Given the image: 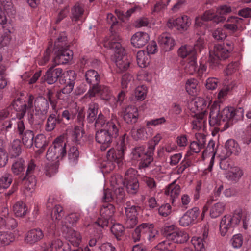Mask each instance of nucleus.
<instances>
[{
    "label": "nucleus",
    "mask_w": 251,
    "mask_h": 251,
    "mask_svg": "<svg viewBox=\"0 0 251 251\" xmlns=\"http://www.w3.org/2000/svg\"><path fill=\"white\" fill-rule=\"evenodd\" d=\"M111 231L118 240L121 239L120 237L124 235L125 229L123 225L116 223L111 227Z\"/></svg>",
    "instance_id": "e2e57ef3"
},
{
    "label": "nucleus",
    "mask_w": 251,
    "mask_h": 251,
    "mask_svg": "<svg viewBox=\"0 0 251 251\" xmlns=\"http://www.w3.org/2000/svg\"><path fill=\"white\" fill-rule=\"evenodd\" d=\"M115 212L114 206L110 203H104L100 209V214L101 217L104 218L111 219Z\"/></svg>",
    "instance_id": "58836bf2"
},
{
    "label": "nucleus",
    "mask_w": 251,
    "mask_h": 251,
    "mask_svg": "<svg viewBox=\"0 0 251 251\" xmlns=\"http://www.w3.org/2000/svg\"><path fill=\"white\" fill-rule=\"evenodd\" d=\"M8 161V154L7 153L3 140L0 139V168L6 166Z\"/></svg>",
    "instance_id": "3c124183"
},
{
    "label": "nucleus",
    "mask_w": 251,
    "mask_h": 251,
    "mask_svg": "<svg viewBox=\"0 0 251 251\" xmlns=\"http://www.w3.org/2000/svg\"><path fill=\"white\" fill-rule=\"evenodd\" d=\"M170 240L168 239L160 242L156 245V249L160 251H173L176 248V244Z\"/></svg>",
    "instance_id": "4d7b16f0"
},
{
    "label": "nucleus",
    "mask_w": 251,
    "mask_h": 251,
    "mask_svg": "<svg viewBox=\"0 0 251 251\" xmlns=\"http://www.w3.org/2000/svg\"><path fill=\"white\" fill-rule=\"evenodd\" d=\"M201 19L204 21L213 20L216 23H219L224 21L223 17H216V14L213 10H210L204 12L203 15L201 17Z\"/></svg>",
    "instance_id": "8fccbe9b"
},
{
    "label": "nucleus",
    "mask_w": 251,
    "mask_h": 251,
    "mask_svg": "<svg viewBox=\"0 0 251 251\" xmlns=\"http://www.w3.org/2000/svg\"><path fill=\"white\" fill-rule=\"evenodd\" d=\"M158 43L165 51L171 50L175 45V40L168 33H162L158 39Z\"/></svg>",
    "instance_id": "b1692460"
},
{
    "label": "nucleus",
    "mask_w": 251,
    "mask_h": 251,
    "mask_svg": "<svg viewBox=\"0 0 251 251\" xmlns=\"http://www.w3.org/2000/svg\"><path fill=\"white\" fill-rule=\"evenodd\" d=\"M230 53L225 45L215 44L213 50L209 51V67L213 70H217L221 65V61L228 58Z\"/></svg>",
    "instance_id": "f03ea898"
},
{
    "label": "nucleus",
    "mask_w": 251,
    "mask_h": 251,
    "mask_svg": "<svg viewBox=\"0 0 251 251\" xmlns=\"http://www.w3.org/2000/svg\"><path fill=\"white\" fill-rule=\"evenodd\" d=\"M104 128L113 138H116L119 136L121 125L118 119L114 117L106 123Z\"/></svg>",
    "instance_id": "4be33fe9"
},
{
    "label": "nucleus",
    "mask_w": 251,
    "mask_h": 251,
    "mask_svg": "<svg viewBox=\"0 0 251 251\" xmlns=\"http://www.w3.org/2000/svg\"><path fill=\"white\" fill-rule=\"evenodd\" d=\"M191 111L196 114L206 113V110L209 106L208 103L202 98H195L190 102Z\"/></svg>",
    "instance_id": "aec40b11"
},
{
    "label": "nucleus",
    "mask_w": 251,
    "mask_h": 251,
    "mask_svg": "<svg viewBox=\"0 0 251 251\" xmlns=\"http://www.w3.org/2000/svg\"><path fill=\"white\" fill-rule=\"evenodd\" d=\"M83 134L84 132L82 127L75 126L72 134V141L77 144H79Z\"/></svg>",
    "instance_id": "69168bd1"
},
{
    "label": "nucleus",
    "mask_w": 251,
    "mask_h": 251,
    "mask_svg": "<svg viewBox=\"0 0 251 251\" xmlns=\"http://www.w3.org/2000/svg\"><path fill=\"white\" fill-rule=\"evenodd\" d=\"M113 139V137L104 128L97 131L95 134L96 142L101 144L100 150L102 151H105L107 148L110 147Z\"/></svg>",
    "instance_id": "4468645a"
},
{
    "label": "nucleus",
    "mask_w": 251,
    "mask_h": 251,
    "mask_svg": "<svg viewBox=\"0 0 251 251\" xmlns=\"http://www.w3.org/2000/svg\"><path fill=\"white\" fill-rule=\"evenodd\" d=\"M118 22H114L110 28L111 35L109 38L105 43V46L111 49L113 52L123 51L124 50L120 44L121 38L119 34L116 26L118 24Z\"/></svg>",
    "instance_id": "39448f33"
},
{
    "label": "nucleus",
    "mask_w": 251,
    "mask_h": 251,
    "mask_svg": "<svg viewBox=\"0 0 251 251\" xmlns=\"http://www.w3.org/2000/svg\"><path fill=\"white\" fill-rule=\"evenodd\" d=\"M175 26L178 30H186L191 24V20L187 16H183L176 18L173 22Z\"/></svg>",
    "instance_id": "e433bc0d"
},
{
    "label": "nucleus",
    "mask_w": 251,
    "mask_h": 251,
    "mask_svg": "<svg viewBox=\"0 0 251 251\" xmlns=\"http://www.w3.org/2000/svg\"><path fill=\"white\" fill-rule=\"evenodd\" d=\"M194 116L196 118L192 122L193 129L200 130L204 128L206 124V113L195 114Z\"/></svg>",
    "instance_id": "473e14b6"
},
{
    "label": "nucleus",
    "mask_w": 251,
    "mask_h": 251,
    "mask_svg": "<svg viewBox=\"0 0 251 251\" xmlns=\"http://www.w3.org/2000/svg\"><path fill=\"white\" fill-rule=\"evenodd\" d=\"M46 115L33 110L28 116V122L31 125L38 128L43 124Z\"/></svg>",
    "instance_id": "7c9ffc66"
},
{
    "label": "nucleus",
    "mask_w": 251,
    "mask_h": 251,
    "mask_svg": "<svg viewBox=\"0 0 251 251\" xmlns=\"http://www.w3.org/2000/svg\"><path fill=\"white\" fill-rule=\"evenodd\" d=\"M53 146L60 159L66 155V143L61 138H56L53 142Z\"/></svg>",
    "instance_id": "72a5a7b5"
},
{
    "label": "nucleus",
    "mask_w": 251,
    "mask_h": 251,
    "mask_svg": "<svg viewBox=\"0 0 251 251\" xmlns=\"http://www.w3.org/2000/svg\"><path fill=\"white\" fill-rule=\"evenodd\" d=\"M17 131L22 139L23 145L27 148H30L33 145L34 135L33 132L30 130H25L24 122L21 119H18L17 122Z\"/></svg>",
    "instance_id": "423d86ee"
},
{
    "label": "nucleus",
    "mask_w": 251,
    "mask_h": 251,
    "mask_svg": "<svg viewBox=\"0 0 251 251\" xmlns=\"http://www.w3.org/2000/svg\"><path fill=\"white\" fill-rule=\"evenodd\" d=\"M85 78L91 87L97 86L100 82L101 77L96 71L92 69L88 70L85 75Z\"/></svg>",
    "instance_id": "c85d7f7f"
},
{
    "label": "nucleus",
    "mask_w": 251,
    "mask_h": 251,
    "mask_svg": "<svg viewBox=\"0 0 251 251\" xmlns=\"http://www.w3.org/2000/svg\"><path fill=\"white\" fill-rule=\"evenodd\" d=\"M197 81L195 79H190L187 81L185 88L189 95L194 96L197 94Z\"/></svg>",
    "instance_id": "6e6d98bb"
},
{
    "label": "nucleus",
    "mask_w": 251,
    "mask_h": 251,
    "mask_svg": "<svg viewBox=\"0 0 251 251\" xmlns=\"http://www.w3.org/2000/svg\"><path fill=\"white\" fill-rule=\"evenodd\" d=\"M240 150L238 144L234 140L229 139L226 142L225 148L221 152H225L226 156H230L232 154L238 155Z\"/></svg>",
    "instance_id": "393cba45"
},
{
    "label": "nucleus",
    "mask_w": 251,
    "mask_h": 251,
    "mask_svg": "<svg viewBox=\"0 0 251 251\" xmlns=\"http://www.w3.org/2000/svg\"><path fill=\"white\" fill-rule=\"evenodd\" d=\"M49 108V104L47 99L43 97L36 98L34 105V111L46 115Z\"/></svg>",
    "instance_id": "a878e982"
},
{
    "label": "nucleus",
    "mask_w": 251,
    "mask_h": 251,
    "mask_svg": "<svg viewBox=\"0 0 251 251\" xmlns=\"http://www.w3.org/2000/svg\"><path fill=\"white\" fill-rule=\"evenodd\" d=\"M34 145L37 148L39 149L38 151L40 153H42L47 145L46 137L42 134H38L35 138Z\"/></svg>",
    "instance_id": "09e8293b"
},
{
    "label": "nucleus",
    "mask_w": 251,
    "mask_h": 251,
    "mask_svg": "<svg viewBox=\"0 0 251 251\" xmlns=\"http://www.w3.org/2000/svg\"><path fill=\"white\" fill-rule=\"evenodd\" d=\"M150 39L148 33L144 32H138L134 34L131 39V42L132 45L135 48H142L144 46Z\"/></svg>",
    "instance_id": "5701e85b"
},
{
    "label": "nucleus",
    "mask_w": 251,
    "mask_h": 251,
    "mask_svg": "<svg viewBox=\"0 0 251 251\" xmlns=\"http://www.w3.org/2000/svg\"><path fill=\"white\" fill-rule=\"evenodd\" d=\"M136 171L130 168L125 173L123 184L128 194L134 195L138 191L139 184L136 177Z\"/></svg>",
    "instance_id": "20e7f679"
},
{
    "label": "nucleus",
    "mask_w": 251,
    "mask_h": 251,
    "mask_svg": "<svg viewBox=\"0 0 251 251\" xmlns=\"http://www.w3.org/2000/svg\"><path fill=\"white\" fill-rule=\"evenodd\" d=\"M188 60L189 61L185 67V70L187 73L190 75H193L197 71L196 53L193 52L191 57Z\"/></svg>",
    "instance_id": "a18cd8bd"
},
{
    "label": "nucleus",
    "mask_w": 251,
    "mask_h": 251,
    "mask_svg": "<svg viewBox=\"0 0 251 251\" xmlns=\"http://www.w3.org/2000/svg\"><path fill=\"white\" fill-rule=\"evenodd\" d=\"M122 116L126 123L133 125L137 122L139 118L138 109L135 106L128 105L123 109Z\"/></svg>",
    "instance_id": "9b49d317"
},
{
    "label": "nucleus",
    "mask_w": 251,
    "mask_h": 251,
    "mask_svg": "<svg viewBox=\"0 0 251 251\" xmlns=\"http://www.w3.org/2000/svg\"><path fill=\"white\" fill-rule=\"evenodd\" d=\"M13 211L17 217H22L26 214L27 208L25 203L18 201L14 205Z\"/></svg>",
    "instance_id": "de8ad7c7"
},
{
    "label": "nucleus",
    "mask_w": 251,
    "mask_h": 251,
    "mask_svg": "<svg viewBox=\"0 0 251 251\" xmlns=\"http://www.w3.org/2000/svg\"><path fill=\"white\" fill-rule=\"evenodd\" d=\"M55 57L53 62L55 65L64 64L72 59L73 53L68 47L54 49Z\"/></svg>",
    "instance_id": "6e6552de"
},
{
    "label": "nucleus",
    "mask_w": 251,
    "mask_h": 251,
    "mask_svg": "<svg viewBox=\"0 0 251 251\" xmlns=\"http://www.w3.org/2000/svg\"><path fill=\"white\" fill-rule=\"evenodd\" d=\"M136 57L137 63L140 67H145L149 64V54L146 51H139L137 53Z\"/></svg>",
    "instance_id": "864d4df0"
},
{
    "label": "nucleus",
    "mask_w": 251,
    "mask_h": 251,
    "mask_svg": "<svg viewBox=\"0 0 251 251\" xmlns=\"http://www.w3.org/2000/svg\"><path fill=\"white\" fill-rule=\"evenodd\" d=\"M191 242L194 248L197 251H205L204 241L201 237H193L191 239Z\"/></svg>",
    "instance_id": "774afa93"
},
{
    "label": "nucleus",
    "mask_w": 251,
    "mask_h": 251,
    "mask_svg": "<svg viewBox=\"0 0 251 251\" xmlns=\"http://www.w3.org/2000/svg\"><path fill=\"white\" fill-rule=\"evenodd\" d=\"M148 223H142L139 225L134 230L132 234L134 242L144 241Z\"/></svg>",
    "instance_id": "c756f323"
},
{
    "label": "nucleus",
    "mask_w": 251,
    "mask_h": 251,
    "mask_svg": "<svg viewBox=\"0 0 251 251\" xmlns=\"http://www.w3.org/2000/svg\"><path fill=\"white\" fill-rule=\"evenodd\" d=\"M124 154L122 151L118 150L117 151L113 148L109 150L107 153L106 157L107 161L103 167L107 168V171L113 170L115 167V163H120L123 158Z\"/></svg>",
    "instance_id": "0eeeda50"
},
{
    "label": "nucleus",
    "mask_w": 251,
    "mask_h": 251,
    "mask_svg": "<svg viewBox=\"0 0 251 251\" xmlns=\"http://www.w3.org/2000/svg\"><path fill=\"white\" fill-rule=\"evenodd\" d=\"M225 204L222 202H217L213 205L210 210V216L215 218L221 215L225 209Z\"/></svg>",
    "instance_id": "37998d69"
},
{
    "label": "nucleus",
    "mask_w": 251,
    "mask_h": 251,
    "mask_svg": "<svg viewBox=\"0 0 251 251\" xmlns=\"http://www.w3.org/2000/svg\"><path fill=\"white\" fill-rule=\"evenodd\" d=\"M53 113L49 115L45 124V129L47 132L53 131L57 124H60L62 121L58 110L57 109H53Z\"/></svg>",
    "instance_id": "a211bd4d"
},
{
    "label": "nucleus",
    "mask_w": 251,
    "mask_h": 251,
    "mask_svg": "<svg viewBox=\"0 0 251 251\" xmlns=\"http://www.w3.org/2000/svg\"><path fill=\"white\" fill-rule=\"evenodd\" d=\"M194 49L190 46H184L180 48L178 50V54L179 56L182 58L186 57H188V59L191 57L192 52H194L196 53V50L199 49L201 50L203 48V40L201 38H199L196 44L194 45Z\"/></svg>",
    "instance_id": "dca6fc26"
},
{
    "label": "nucleus",
    "mask_w": 251,
    "mask_h": 251,
    "mask_svg": "<svg viewBox=\"0 0 251 251\" xmlns=\"http://www.w3.org/2000/svg\"><path fill=\"white\" fill-rule=\"evenodd\" d=\"M242 20V19L237 17H231L230 18L227 20L228 22H231V23L225 24L223 28L225 29V30L227 29L232 32L236 31L237 29L236 24L241 22Z\"/></svg>",
    "instance_id": "603ef678"
},
{
    "label": "nucleus",
    "mask_w": 251,
    "mask_h": 251,
    "mask_svg": "<svg viewBox=\"0 0 251 251\" xmlns=\"http://www.w3.org/2000/svg\"><path fill=\"white\" fill-rule=\"evenodd\" d=\"M180 193V187L176 184V181L169 184L165 190V194L170 196L171 203L174 204L175 199L178 198Z\"/></svg>",
    "instance_id": "cd10ccee"
},
{
    "label": "nucleus",
    "mask_w": 251,
    "mask_h": 251,
    "mask_svg": "<svg viewBox=\"0 0 251 251\" xmlns=\"http://www.w3.org/2000/svg\"><path fill=\"white\" fill-rule=\"evenodd\" d=\"M25 188L27 190H32L36 185V181L34 176H25L22 178Z\"/></svg>",
    "instance_id": "052dcab7"
},
{
    "label": "nucleus",
    "mask_w": 251,
    "mask_h": 251,
    "mask_svg": "<svg viewBox=\"0 0 251 251\" xmlns=\"http://www.w3.org/2000/svg\"><path fill=\"white\" fill-rule=\"evenodd\" d=\"M98 108L99 105L96 102H92L89 104L86 118L88 123H92L95 121L98 113Z\"/></svg>",
    "instance_id": "79ce46f5"
},
{
    "label": "nucleus",
    "mask_w": 251,
    "mask_h": 251,
    "mask_svg": "<svg viewBox=\"0 0 251 251\" xmlns=\"http://www.w3.org/2000/svg\"><path fill=\"white\" fill-rule=\"evenodd\" d=\"M159 236L158 231L154 228V225L148 223L144 241L153 242Z\"/></svg>",
    "instance_id": "c9c22d12"
},
{
    "label": "nucleus",
    "mask_w": 251,
    "mask_h": 251,
    "mask_svg": "<svg viewBox=\"0 0 251 251\" xmlns=\"http://www.w3.org/2000/svg\"><path fill=\"white\" fill-rule=\"evenodd\" d=\"M43 237V233L40 229H33L26 233L25 240L26 243L32 244L40 241Z\"/></svg>",
    "instance_id": "bb28decb"
},
{
    "label": "nucleus",
    "mask_w": 251,
    "mask_h": 251,
    "mask_svg": "<svg viewBox=\"0 0 251 251\" xmlns=\"http://www.w3.org/2000/svg\"><path fill=\"white\" fill-rule=\"evenodd\" d=\"M115 52L112 56V60L114 61L119 71L123 72L129 68L130 62L127 55L125 54V50L123 51Z\"/></svg>",
    "instance_id": "f8f14e48"
},
{
    "label": "nucleus",
    "mask_w": 251,
    "mask_h": 251,
    "mask_svg": "<svg viewBox=\"0 0 251 251\" xmlns=\"http://www.w3.org/2000/svg\"><path fill=\"white\" fill-rule=\"evenodd\" d=\"M52 245L56 251H70L71 250V246L68 243H63L59 239L53 240Z\"/></svg>",
    "instance_id": "bf43d9fd"
},
{
    "label": "nucleus",
    "mask_w": 251,
    "mask_h": 251,
    "mask_svg": "<svg viewBox=\"0 0 251 251\" xmlns=\"http://www.w3.org/2000/svg\"><path fill=\"white\" fill-rule=\"evenodd\" d=\"M131 154L132 160H139L140 158L144 157V155H146L145 147L142 146L135 147L132 149Z\"/></svg>",
    "instance_id": "13d9d810"
},
{
    "label": "nucleus",
    "mask_w": 251,
    "mask_h": 251,
    "mask_svg": "<svg viewBox=\"0 0 251 251\" xmlns=\"http://www.w3.org/2000/svg\"><path fill=\"white\" fill-rule=\"evenodd\" d=\"M84 13L83 5L78 3H76L71 9V19L72 22H77L80 20Z\"/></svg>",
    "instance_id": "2f4dec72"
},
{
    "label": "nucleus",
    "mask_w": 251,
    "mask_h": 251,
    "mask_svg": "<svg viewBox=\"0 0 251 251\" xmlns=\"http://www.w3.org/2000/svg\"><path fill=\"white\" fill-rule=\"evenodd\" d=\"M14 240L13 233L0 231V246L8 245Z\"/></svg>",
    "instance_id": "5fc2aeb1"
},
{
    "label": "nucleus",
    "mask_w": 251,
    "mask_h": 251,
    "mask_svg": "<svg viewBox=\"0 0 251 251\" xmlns=\"http://www.w3.org/2000/svg\"><path fill=\"white\" fill-rule=\"evenodd\" d=\"M25 167V162L22 158L14 161L11 166V171L15 175H19L23 172Z\"/></svg>",
    "instance_id": "c03bdc74"
},
{
    "label": "nucleus",
    "mask_w": 251,
    "mask_h": 251,
    "mask_svg": "<svg viewBox=\"0 0 251 251\" xmlns=\"http://www.w3.org/2000/svg\"><path fill=\"white\" fill-rule=\"evenodd\" d=\"M200 213L199 209L196 207L188 210L180 219V225L183 226H187L193 224L196 222Z\"/></svg>",
    "instance_id": "2eb2a0df"
},
{
    "label": "nucleus",
    "mask_w": 251,
    "mask_h": 251,
    "mask_svg": "<svg viewBox=\"0 0 251 251\" xmlns=\"http://www.w3.org/2000/svg\"><path fill=\"white\" fill-rule=\"evenodd\" d=\"M80 218V214L77 213H73L69 214L66 218L65 221L62 222L63 225L69 226L70 227L73 226L74 224L76 223Z\"/></svg>",
    "instance_id": "0e129e2a"
},
{
    "label": "nucleus",
    "mask_w": 251,
    "mask_h": 251,
    "mask_svg": "<svg viewBox=\"0 0 251 251\" xmlns=\"http://www.w3.org/2000/svg\"><path fill=\"white\" fill-rule=\"evenodd\" d=\"M13 180V177L11 174L9 173L4 174L0 178V187L4 189L8 188L11 185Z\"/></svg>",
    "instance_id": "338daca9"
},
{
    "label": "nucleus",
    "mask_w": 251,
    "mask_h": 251,
    "mask_svg": "<svg viewBox=\"0 0 251 251\" xmlns=\"http://www.w3.org/2000/svg\"><path fill=\"white\" fill-rule=\"evenodd\" d=\"M139 207L132 206L125 208V212L126 216V226L127 228H133L137 224L138 210Z\"/></svg>",
    "instance_id": "6ab92c4d"
},
{
    "label": "nucleus",
    "mask_w": 251,
    "mask_h": 251,
    "mask_svg": "<svg viewBox=\"0 0 251 251\" xmlns=\"http://www.w3.org/2000/svg\"><path fill=\"white\" fill-rule=\"evenodd\" d=\"M35 99L31 94H28L25 98V103L21 105V115L23 116L25 114L27 110H31L35 105Z\"/></svg>",
    "instance_id": "ea45409f"
},
{
    "label": "nucleus",
    "mask_w": 251,
    "mask_h": 251,
    "mask_svg": "<svg viewBox=\"0 0 251 251\" xmlns=\"http://www.w3.org/2000/svg\"><path fill=\"white\" fill-rule=\"evenodd\" d=\"M96 94L99 95L101 99L105 100H109L112 96L111 91L109 87L100 85L90 87L86 95L89 97H94Z\"/></svg>",
    "instance_id": "9d476101"
},
{
    "label": "nucleus",
    "mask_w": 251,
    "mask_h": 251,
    "mask_svg": "<svg viewBox=\"0 0 251 251\" xmlns=\"http://www.w3.org/2000/svg\"><path fill=\"white\" fill-rule=\"evenodd\" d=\"M22 144L20 140L15 139L11 143L9 152L11 157H16L19 156L22 153Z\"/></svg>",
    "instance_id": "4c0bfd02"
},
{
    "label": "nucleus",
    "mask_w": 251,
    "mask_h": 251,
    "mask_svg": "<svg viewBox=\"0 0 251 251\" xmlns=\"http://www.w3.org/2000/svg\"><path fill=\"white\" fill-rule=\"evenodd\" d=\"M68 157L69 163L72 165L75 164L79 157V151L77 147L73 146L68 151Z\"/></svg>",
    "instance_id": "49530a36"
},
{
    "label": "nucleus",
    "mask_w": 251,
    "mask_h": 251,
    "mask_svg": "<svg viewBox=\"0 0 251 251\" xmlns=\"http://www.w3.org/2000/svg\"><path fill=\"white\" fill-rule=\"evenodd\" d=\"M61 230L65 237L73 246H79L82 240L80 233L75 231L69 226L64 224L61 227Z\"/></svg>",
    "instance_id": "1a4fd4ad"
},
{
    "label": "nucleus",
    "mask_w": 251,
    "mask_h": 251,
    "mask_svg": "<svg viewBox=\"0 0 251 251\" xmlns=\"http://www.w3.org/2000/svg\"><path fill=\"white\" fill-rule=\"evenodd\" d=\"M242 213L241 211H236L231 215H226L221 220L219 227L222 236H224L230 230L237 226L241 221Z\"/></svg>",
    "instance_id": "7ed1b4c3"
},
{
    "label": "nucleus",
    "mask_w": 251,
    "mask_h": 251,
    "mask_svg": "<svg viewBox=\"0 0 251 251\" xmlns=\"http://www.w3.org/2000/svg\"><path fill=\"white\" fill-rule=\"evenodd\" d=\"M0 226H6L9 229H14L17 226L16 220L9 216V210L4 207L0 214Z\"/></svg>",
    "instance_id": "412c9836"
},
{
    "label": "nucleus",
    "mask_w": 251,
    "mask_h": 251,
    "mask_svg": "<svg viewBox=\"0 0 251 251\" xmlns=\"http://www.w3.org/2000/svg\"><path fill=\"white\" fill-rule=\"evenodd\" d=\"M243 115V110H236L232 107H226L220 111V103L214 102L210 108L209 124L210 126H216L223 131L242 118Z\"/></svg>",
    "instance_id": "f257e3e1"
},
{
    "label": "nucleus",
    "mask_w": 251,
    "mask_h": 251,
    "mask_svg": "<svg viewBox=\"0 0 251 251\" xmlns=\"http://www.w3.org/2000/svg\"><path fill=\"white\" fill-rule=\"evenodd\" d=\"M171 241L176 243H184L189 239L188 234L184 230L176 229L172 236Z\"/></svg>",
    "instance_id": "f704fd0d"
},
{
    "label": "nucleus",
    "mask_w": 251,
    "mask_h": 251,
    "mask_svg": "<svg viewBox=\"0 0 251 251\" xmlns=\"http://www.w3.org/2000/svg\"><path fill=\"white\" fill-rule=\"evenodd\" d=\"M243 176V172L238 167H235L232 171H228L226 174V177L233 183L237 182Z\"/></svg>",
    "instance_id": "a19ab883"
},
{
    "label": "nucleus",
    "mask_w": 251,
    "mask_h": 251,
    "mask_svg": "<svg viewBox=\"0 0 251 251\" xmlns=\"http://www.w3.org/2000/svg\"><path fill=\"white\" fill-rule=\"evenodd\" d=\"M62 72L61 68H55L54 66H51L46 72L42 79L50 85L53 84L62 76Z\"/></svg>",
    "instance_id": "f3484780"
},
{
    "label": "nucleus",
    "mask_w": 251,
    "mask_h": 251,
    "mask_svg": "<svg viewBox=\"0 0 251 251\" xmlns=\"http://www.w3.org/2000/svg\"><path fill=\"white\" fill-rule=\"evenodd\" d=\"M58 162H49L45 166L46 175L49 177H51L55 174L58 171Z\"/></svg>",
    "instance_id": "680f3d73"
},
{
    "label": "nucleus",
    "mask_w": 251,
    "mask_h": 251,
    "mask_svg": "<svg viewBox=\"0 0 251 251\" xmlns=\"http://www.w3.org/2000/svg\"><path fill=\"white\" fill-rule=\"evenodd\" d=\"M66 77V79H65L64 82L66 84L65 86L61 90L57 91L56 94V97L58 99H63L62 97V94L67 95L69 94L73 90L76 78L75 72L71 71L68 72Z\"/></svg>",
    "instance_id": "ddd939ff"
}]
</instances>
